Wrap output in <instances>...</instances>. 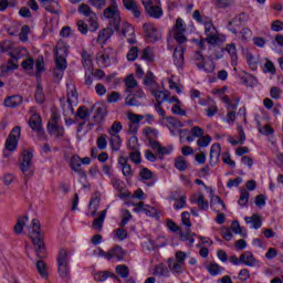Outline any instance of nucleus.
Returning a JSON list of instances; mask_svg holds the SVG:
<instances>
[{
  "instance_id": "54",
  "label": "nucleus",
  "mask_w": 283,
  "mask_h": 283,
  "mask_svg": "<svg viewBox=\"0 0 283 283\" xmlns=\"http://www.w3.org/2000/svg\"><path fill=\"white\" fill-rule=\"evenodd\" d=\"M210 144H211V136L209 135L201 136L197 140L198 147H209Z\"/></svg>"
},
{
  "instance_id": "43",
  "label": "nucleus",
  "mask_w": 283,
  "mask_h": 283,
  "mask_svg": "<svg viewBox=\"0 0 283 283\" xmlns=\"http://www.w3.org/2000/svg\"><path fill=\"white\" fill-rule=\"evenodd\" d=\"M62 109L64 116H74V107L72 106V102L66 99L64 104H62Z\"/></svg>"
},
{
  "instance_id": "50",
  "label": "nucleus",
  "mask_w": 283,
  "mask_h": 283,
  "mask_svg": "<svg viewBox=\"0 0 283 283\" xmlns=\"http://www.w3.org/2000/svg\"><path fill=\"white\" fill-rule=\"evenodd\" d=\"M112 275H114V273L108 272V271L97 272L94 275V280L96 282H105V280H107V277H112Z\"/></svg>"
},
{
  "instance_id": "26",
  "label": "nucleus",
  "mask_w": 283,
  "mask_h": 283,
  "mask_svg": "<svg viewBox=\"0 0 283 283\" xmlns=\"http://www.w3.org/2000/svg\"><path fill=\"white\" fill-rule=\"evenodd\" d=\"M179 238L182 242H188V247H193L196 242V233H191L190 228H187L186 232H180Z\"/></svg>"
},
{
  "instance_id": "6",
  "label": "nucleus",
  "mask_w": 283,
  "mask_h": 283,
  "mask_svg": "<svg viewBox=\"0 0 283 283\" xmlns=\"http://www.w3.org/2000/svg\"><path fill=\"white\" fill-rule=\"evenodd\" d=\"M34 155L32 150H23L22 157L20 159V169L25 178H32L34 176V171L32 170V158Z\"/></svg>"
},
{
  "instance_id": "64",
  "label": "nucleus",
  "mask_w": 283,
  "mask_h": 283,
  "mask_svg": "<svg viewBox=\"0 0 283 283\" xmlns=\"http://www.w3.org/2000/svg\"><path fill=\"white\" fill-rule=\"evenodd\" d=\"M247 59L251 70H258V57L253 56L252 54H249Z\"/></svg>"
},
{
  "instance_id": "44",
  "label": "nucleus",
  "mask_w": 283,
  "mask_h": 283,
  "mask_svg": "<svg viewBox=\"0 0 283 283\" xmlns=\"http://www.w3.org/2000/svg\"><path fill=\"white\" fill-rule=\"evenodd\" d=\"M82 65L86 70H90V67H92V55H90L87 51L82 52Z\"/></svg>"
},
{
  "instance_id": "25",
  "label": "nucleus",
  "mask_w": 283,
  "mask_h": 283,
  "mask_svg": "<svg viewBox=\"0 0 283 283\" xmlns=\"http://www.w3.org/2000/svg\"><path fill=\"white\" fill-rule=\"evenodd\" d=\"M107 217V210H103L98 218H95L93 220V229L97 231V233H101L103 231V224L105 222V218Z\"/></svg>"
},
{
  "instance_id": "57",
  "label": "nucleus",
  "mask_w": 283,
  "mask_h": 283,
  "mask_svg": "<svg viewBox=\"0 0 283 283\" xmlns=\"http://www.w3.org/2000/svg\"><path fill=\"white\" fill-rule=\"evenodd\" d=\"M139 176L143 180H151V178H154V172L149 170V168H143L139 171Z\"/></svg>"
},
{
  "instance_id": "46",
  "label": "nucleus",
  "mask_w": 283,
  "mask_h": 283,
  "mask_svg": "<svg viewBox=\"0 0 283 283\" xmlns=\"http://www.w3.org/2000/svg\"><path fill=\"white\" fill-rule=\"evenodd\" d=\"M36 269L38 272L40 273L41 277H48V264L43 262V260H39L36 262Z\"/></svg>"
},
{
  "instance_id": "49",
  "label": "nucleus",
  "mask_w": 283,
  "mask_h": 283,
  "mask_svg": "<svg viewBox=\"0 0 283 283\" xmlns=\"http://www.w3.org/2000/svg\"><path fill=\"white\" fill-rule=\"evenodd\" d=\"M205 25V34H218V30L216 29V25H213V22L211 20L206 21L203 23Z\"/></svg>"
},
{
  "instance_id": "16",
  "label": "nucleus",
  "mask_w": 283,
  "mask_h": 283,
  "mask_svg": "<svg viewBox=\"0 0 283 283\" xmlns=\"http://www.w3.org/2000/svg\"><path fill=\"white\" fill-rule=\"evenodd\" d=\"M122 34L127 39V42L130 43V45L136 44V30L128 22L122 24Z\"/></svg>"
},
{
  "instance_id": "48",
  "label": "nucleus",
  "mask_w": 283,
  "mask_h": 283,
  "mask_svg": "<svg viewBox=\"0 0 283 283\" xmlns=\"http://www.w3.org/2000/svg\"><path fill=\"white\" fill-rule=\"evenodd\" d=\"M226 52L231 56L232 61H238V49H235V44H227Z\"/></svg>"
},
{
  "instance_id": "42",
  "label": "nucleus",
  "mask_w": 283,
  "mask_h": 283,
  "mask_svg": "<svg viewBox=\"0 0 283 283\" xmlns=\"http://www.w3.org/2000/svg\"><path fill=\"white\" fill-rule=\"evenodd\" d=\"M115 272L117 273V275H119V277L125 279L129 275V268L125 264H120L115 268Z\"/></svg>"
},
{
  "instance_id": "28",
  "label": "nucleus",
  "mask_w": 283,
  "mask_h": 283,
  "mask_svg": "<svg viewBox=\"0 0 283 283\" xmlns=\"http://www.w3.org/2000/svg\"><path fill=\"white\" fill-rule=\"evenodd\" d=\"M23 103V97L20 95H12L4 99L6 107H18V105H21Z\"/></svg>"
},
{
  "instance_id": "45",
  "label": "nucleus",
  "mask_w": 283,
  "mask_h": 283,
  "mask_svg": "<svg viewBox=\"0 0 283 283\" xmlns=\"http://www.w3.org/2000/svg\"><path fill=\"white\" fill-rule=\"evenodd\" d=\"M167 120V127H174L175 129H178L180 127H185V124L182 122L178 120V118L175 117H166Z\"/></svg>"
},
{
  "instance_id": "41",
  "label": "nucleus",
  "mask_w": 283,
  "mask_h": 283,
  "mask_svg": "<svg viewBox=\"0 0 283 283\" xmlns=\"http://www.w3.org/2000/svg\"><path fill=\"white\" fill-rule=\"evenodd\" d=\"M76 118H80V120H87V118H90V109L85 106H80L76 112Z\"/></svg>"
},
{
  "instance_id": "29",
  "label": "nucleus",
  "mask_w": 283,
  "mask_h": 283,
  "mask_svg": "<svg viewBox=\"0 0 283 283\" xmlns=\"http://www.w3.org/2000/svg\"><path fill=\"white\" fill-rule=\"evenodd\" d=\"M145 10L153 19H160L163 17V9L158 6L150 4Z\"/></svg>"
},
{
  "instance_id": "55",
  "label": "nucleus",
  "mask_w": 283,
  "mask_h": 283,
  "mask_svg": "<svg viewBox=\"0 0 283 283\" xmlns=\"http://www.w3.org/2000/svg\"><path fill=\"white\" fill-rule=\"evenodd\" d=\"M175 167L179 171H185L187 169V160L184 157H178L175 161Z\"/></svg>"
},
{
  "instance_id": "33",
  "label": "nucleus",
  "mask_w": 283,
  "mask_h": 283,
  "mask_svg": "<svg viewBox=\"0 0 283 283\" xmlns=\"http://www.w3.org/2000/svg\"><path fill=\"white\" fill-rule=\"evenodd\" d=\"M57 273L62 280H70V264L57 263Z\"/></svg>"
},
{
  "instance_id": "59",
  "label": "nucleus",
  "mask_w": 283,
  "mask_h": 283,
  "mask_svg": "<svg viewBox=\"0 0 283 283\" xmlns=\"http://www.w3.org/2000/svg\"><path fill=\"white\" fill-rule=\"evenodd\" d=\"M142 59L144 61H154V52L151 51V48H146L143 50Z\"/></svg>"
},
{
  "instance_id": "13",
  "label": "nucleus",
  "mask_w": 283,
  "mask_h": 283,
  "mask_svg": "<svg viewBox=\"0 0 283 283\" xmlns=\"http://www.w3.org/2000/svg\"><path fill=\"white\" fill-rule=\"evenodd\" d=\"M70 167L75 174H78L81 178H87V172L82 167L81 157L78 155H74L71 157Z\"/></svg>"
},
{
  "instance_id": "8",
  "label": "nucleus",
  "mask_w": 283,
  "mask_h": 283,
  "mask_svg": "<svg viewBox=\"0 0 283 283\" xmlns=\"http://www.w3.org/2000/svg\"><path fill=\"white\" fill-rule=\"evenodd\" d=\"M30 113L32 116L29 119V126L33 132H36L38 136L45 140V130H43L42 127V120H41V115L34 113V107L30 108Z\"/></svg>"
},
{
  "instance_id": "17",
  "label": "nucleus",
  "mask_w": 283,
  "mask_h": 283,
  "mask_svg": "<svg viewBox=\"0 0 283 283\" xmlns=\"http://www.w3.org/2000/svg\"><path fill=\"white\" fill-rule=\"evenodd\" d=\"M190 202L192 205H198L201 211H207V209H209V201L205 199V195H202V192H199V195H192L190 197Z\"/></svg>"
},
{
  "instance_id": "56",
  "label": "nucleus",
  "mask_w": 283,
  "mask_h": 283,
  "mask_svg": "<svg viewBox=\"0 0 283 283\" xmlns=\"http://www.w3.org/2000/svg\"><path fill=\"white\" fill-rule=\"evenodd\" d=\"M138 52H140L138 46L130 48L127 55H126L127 60L128 61H134L135 59H138Z\"/></svg>"
},
{
  "instance_id": "23",
  "label": "nucleus",
  "mask_w": 283,
  "mask_h": 283,
  "mask_svg": "<svg viewBox=\"0 0 283 283\" xmlns=\"http://www.w3.org/2000/svg\"><path fill=\"white\" fill-rule=\"evenodd\" d=\"M241 264H244L245 266H255L258 260H255V256H253L251 251H245L241 254Z\"/></svg>"
},
{
  "instance_id": "19",
  "label": "nucleus",
  "mask_w": 283,
  "mask_h": 283,
  "mask_svg": "<svg viewBox=\"0 0 283 283\" xmlns=\"http://www.w3.org/2000/svg\"><path fill=\"white\" fill-rule=\"evenodd\" d=\"M9 56L11 57V60H9L7 62L6 66L0 67L2 74H8V72H10V71L19 69V65H17V63H14V62L19 61V57L17 55H14V53H12V52H9Z\"/></svg>"
},
{
  "instance_id": "24",
  "label": "nucleus",
  "mask_w": 283,
  "mask_h": 283,
  "mask_svg": "<svg viewBox=\"0 0 283 283\" xmlns=\"http://www.w3.org/2000/svg\"><path fill=\"white\" fill-rule=\"evenodd\" d=\"M48 132L51 136H56V138L65 136V128L59 124L48 125Z\"/></svg>"
},
{
  "instance_id": "20",
  "label": "nucleus",
  "mask_w": 283,
  "mask_h": 283,
  "mask_svg": "<svg viewBox=\"0 0 283 283\" xmlns=\"http://www.w3.org/2000/svg\"><path fill=\"white\" fill-rule=\"evenodd\" d=\"M172 59L177 67H182V65H185V49L182 46L176 48L172 54Z\"/></svg>"
},
{
  "instance_id": "32",
  "label": "nucleus",
  "mask_w": 283,
  "mask_h": 283,
  "mask_svg": "<svg viewBox=\"0 0 283 283\" xmlns=\"http://www.w3.org/2000/svg\"><path fill=\"white\" fill-rule=\"evenodd\" d=\"M105 108L104 107H97L95 115L93 116L94 123H90L91 127H94V125H98V123H103V119L105 118Z\"/></svg>"
},
{
  "instance_id": "12",
  "label": "nucleus",
  "mask_w": 283,
  "mask_h": 283,
  "mask_svg": "<svg viewBox=\"0 0 283 283\" xmlns=\"http://www.w3.org/2000/svg\"><path fill=\"white\" fill-rule=\"evenodd\" d=\"M144 32H146L147 39H149L150 43H156L163 39L160 31L154 25V23L146 22L144 24Z\"/></svg>"
},
{
  "instance_id": "2",
  "label": "nucleus",
  "mask_w": 283,
  "mask_h": 283,
  "mask_svg": "<svg viewBox=\"0 0 283 283\" xmlns=\"http://www.w3.org/2000/svg\"><path fill=\"white\" fill-rule=\"evenodd\" d=\"M31 224L32 231L29 232L30 240L32 241L36 258L43 259L45 258L46 250L43 232H41V221L33 219Z\"/></svg>"
},
{
  "instance_id": "22",
  "label": "nucleus",
  "mask_w": 283,
  "mask_h": 283,
  "mask_svg": "<svg viewBox=\"0 0 283 283\" xmlns=\"http://www.w3.org/2000/svg\"><path fill=\"white\" fill-rule=\"evenodd\" d=\"M114 32H116L114 30V27L108 25V28L102 29L97 35V43H105V41H108V39L112 38V34H114Z\"/></svg>"
},
{
  "instance_id": "63",
  "label": "nucleus",
  "mask_w": 283,
  "mask_h": 283,
  "mask_svg": "<svg viewBox=\"0 0 283 283\" xmlns=\"http://www.w3.org/2000/svg\"><path fill=\"white\" fill-rule=\"evenodd\" d=\"M129 159L132 160V163H134L135 165H139L140 163V151L138 150H132L129 153Z\"/></svg>"
},
{
  "instance_id": "1",
  "label": "nucleus",
  "mask_w": 283,
  "mask_h": 283,
  "mask_svg": "<svg viewBox=\"0 0 283 283\" xmlns=\"http://www.w3.org/2000/svg\"><path fill=\"white\" fill-rule=\"evenodd\" d=\"M80 14H83L87 19V23L90 28L87 27V23L83 20L77 21V30L81 32V34H87L88 30L90 32H96L98 30V15H96L95 12L92 11V8L90 6L82 3L78 7Z\"/></svg>"
},
{
  "instance_id": "14",
  "label": "nucleus",
  "mask_w": 283,
  "mask_h": 283,
  "mask_svg": "<svg viewBox=\"0 0 283 283\" xmlns=\"http://www.w3.org/2000/svg\"><path fill=\"white\" fill-rule=\"evenodd\" d=\"M123 6L129 12H132V14L135 19H140V17H143V8H140V6H138V2H136L134 0H123Z\"/></svg>"
},
{
  "instance_id": "37",
  "label": "nucleus",
  "mask_w": 283,
  "mask_h": 283,
  "mask_svg": "<svg viewBox=\"0 0 283 283\" xmlns=\"http://www.w3.org/2000/svg\"><path fill=\"white\" fill-rule=\"evenodd\" d=\"M125 105H128L130 107H138L140 106V101H138L134 93H128L125 98Z\"/></svg>"
},
{
  "instance_id": "3",
  "label": "nucleus",
  "mask_w": 283,
  "mask_h": 283,
  "mask_svg": "<svg viewBox=\"0 0 283 283\" xmlns=\"http://www.w3.org/2000/svg\"><path fill=\"white\" fill-rule=\"evenodd\" d=\"M104 17L109 20V28H113L116 32L120 30V10H118L116 0H112L111 6L104 10Z\"/></svg>"
},
{
  "instance_id": "31",
  "label": "nucleus",
  "mask_w": 283,
  "mask_h": 283,
  "mask_svg": "<svg viewBox=\"0 0 283 283\" xmlns=\"http://www.w3.org/2000/svg\"><path fill=\"white\" fill-rule=\"evenodd\" d=\"M126 85V94H133L134 90L138 87V82H136V78H134V75H129L125 80Z\"/></svg>"
},
{
  "instance_id": "39",
  "label": "nucleus",
  "mask_w": 283,
  "mask_h": 283,
  "mask_svg": "<svg viewBox=\"0 0 283 283\" xmlns=\"http://www.w3.org/2000/svg\"><path fill=\"white\" fill-rule=\"evenodd\" d=\"M233 233L241 235V238H247V230L240 226V222L233 221L231 224Z\"/></svg>"
},
{
  "instance_id": "61",
  "label": "nucleus",
  "mask_w": 283,
  "mask_h": 283,
  "mask_svg": "<svg viewBox=\"0 0 283 283\" xmlns=\"http://www.w3.org/2000/svg\"><path fill=\"white\" fill-rule=\"evenodd\" d=\"M96 144L99 149H107V135L99 136Z\"/></svg>"
},
{
  "instance_id": "47",
  "label": "nucleus",
  "mask_w": 283,
  "mask_h": 283,
  "mask_svg": "<svg viewBox=\"0 0 283 283\" xmlns=\"http://www.w3.org/2000/svg\"><path fill=\"white\" fill-rule=\"evenodd\" d=\"M207 271L210 275H220V273H222V268H220L218 263H210L207 266Z\"/></svg>"
},
{
  "instance_id": "7",
  "label": "nucleus",
  "mask_w": 283,
  "mask_h": 283,
  "mask_svg": "<svg viewBox=\"0 0 283 283\" xmlns=\"http://www.w3.org/2000/svg\"><path fill=\"white\" fill-rule=\"evenodd\" d=\"M55 56V69L57 70H67V46L63 43L59 42L56 48L54 49Z\"/></svg>"
},
{
  "instance_id": "40",
  "label": "nucleus",
  "mask_w": 283,
  "mask_h": 283,
  "mask_svg": "<svg viewBox=\"0 0 283 283\" xmlns=\"http://www.w3.org/2000/svg\"><path fill=\"white\" fill-rule=\"evenodd\" d=\"M35 101L36 103H44L45 101V93H43V86L41 83H38L36 88H35Z\"/></svg>"
},
{
  "instance_id": "30",
  "label": "nucleus",
  "mask_w": 283,
  "mask_h": 283,
  "mask_svg": "<svg viewBox=\"0 0 283 283\" xmlns=\"http://www.w3.org/2000/svg\"><path fill=\"white\" fill-rule=\"evenodd\" d=\"M190 134H192V136H187L186 140H188V143H193V140H196V138H200V137L205 136V129H202L199 126H195L191 128Z\"/></svg>"
},
{
  "instance_id": "51",
  "label": "nucleus",
  "mask_w": 283,
  "mask_h": 283,
  "mask_svg": "<svg viewBox=\"0 0 283 283\" xmlns=\"http://www.w3.org/2000/svg\"><path fill=\"white\" fill-rule=\"evenodd\" d=\"M249 197L250 193L248 192L247 189H241V195L239 198V205L240 207H247L248 202H249Z\"/></svg>"
},
{
  "instance_id": "18",
  "label": "nucleus",
  "mask_w": 283,
  "mask_h": 283,
  "mask_svg": "<svg viewBox=\"0 0 283 283\" xmlns=\"http://www.w3.org/2000/svg\"><path fill=\"white\" fill-rule=\"evenodd\" d=\"M222 151V147L220 144H213L210 148V166L216 167L218 161L220 160V154Z\"/></svg>"
},
{
  "instance_id": "4",
  "label": "nucleus",
  "mask_w": 283,
  "mask_h": 283,
  "mask_svg": "<svg viewBox=\"0 0 283 283\" xmlns=\"http://www.w3.org/2000/svg\"><path fill=\"white\" fill-rule=\"evenodd\" d=\"M120 132H123V124L120 122H114L108 129L109 143L113 151H119L123 147V139L120 138Z\"/></svg>"
},
{
  "instance_id": "5",
  "label": "nucleus",
  "mask_w": 283,
  "mask_h": 283,
  "mask_svg": "<svg viewBox=\"0 0 283 283\" xmlns=\"http://www.w3.org/2000/svg\"><path fill=\"white\" fill-rule=\"evenodd\" d=\"M94 255H102V258H105L109 262H120L122 260H125V250L115 245L108 252H105L103 249H97L94 251Z\"/></svg>"
},
{
  "instance_id": "15",
  "label": "nucleus",
  "mask_w": 283,
  "mask_h": 283,
  "mask_svg": "<svg viewBox=\"0 0 283 283\" xmlns=\"http://www.w3.org/2000/svg\"><path fill=\"white\" fill-rule=\"evenodd\" d=\"M148 143L151 149L156 151L159 160H163L165 156L171 154V149L160 146V143L158 140L148 138Z\"/></svg>"
},
{
  "instance_id": "58",
  "label": "nucleus",
  "mask_w": 283,
  "mask_h": 283,
  "mask_svg": "<svg viewBox=\"0 0 283 283\" xmlns=\"http://www.w3.org/2000/svg\"><path fill=\"white\" fill-rule=\"evenodd\" d=\"M220 235L223 238V240H227V242H231V240H233V233L229 228L221 229Z\"/></svg>"
},
{
  "instance_id": "10",
  "label": "nucleus",
  "mask_w": 283,
  "mask_h": 283,
  "mask_svg": "<svg viewBox=\"0 0 283 283\" xmlns=\"http://www.w3.org/2000/svg\"><path fill=\"white\" fill-rule=\"evenodd\" d=\"M192 59H193L197 67L199 70H205V72H207V74H211V72H213V70H216V65L213 64V62L205 63V55H202V52H200V51L195 52Z\"/></svg>"
},
{
  "instance_id": "53",
  "label": "nucleus",
  "mask_w": 283,
  "mask_h": 283,
  "mask_svg": "<svg viewBox=\"0 0 283 283\" xmlns=\"http://www.w3.org/2000/svg\"><path fill=\"white\" fill-rule=\"evenodd\" d=\"M111 185H113L114 189H116V191L123 192V189H125V184L123 182V180L118 179V178H112L111 179Z\"/></svg>"
},
{
  "instance_id": "52",
  "label": "nucleus",
  "mask_w": 283,
  "mask_h": 283,
  "mask_svg": "<svg viewBox=\"0 0 283 283\" xmlns=\"http://www.w3.org/2000/svg\"><path fill=\"white\" fill-rule=\"evenodd\" d=\"M23 227H25V220L20 217L13 228L14 233L17 235L23 233Z\"/></svg>"
},
{
  "instance_id": "34",
  "label": "nucleus",
  "mask_w": 283,
  "mask_h": 283,
  "mask_svg": "<svg viewBox=\"0 0 283 283\" xmlns=\"http://www.w3.org/2000/svg\"><path fill=\"white\" fill-rule=\"evenodd\" d=\"M57 264H70V252L62 248L57 254Z\"/></svg>"
},
{
  "instance_id": "35",
  "label": "nucleus",
  "mask_w": 283,
  "mask_h": 283,
  "mask_svg": "<svg viewBox=\"0 0 283 283\" xmlns=\"http://www.w3.org/2000/svg\"><path fill=\"white\" fill-rule=\"evenodd\" d=\"M245 222L252 224V229H260L262 227V220L259 214H253L252 217H245Z\"/></svg>"
},
{
  "instance_id": "38",
  "label": "nucleus",
  "mask_w": 283,
  "mask_h": 283,
  "mask_svg": "<svg viewBox=\"0 0 283 283\" xmlns=\"http://www.w3.org/2000/svg\"><path fill=\"white\" fill-rule=\"evenodd\" d=\"M154 275H157L159 277H169V269H167L163 264L156 265Z\"/></svg>"
},
{
  "instance_id": "9",
  "label": "nucleus",
  "mask_w": 283,
  "mask_h": 283,
  "mask_svg": "<svg viewBox=\"0 0 283 283\" xmlns=\"http://www.w3.org/2000/svg\"><path fill=\"white\" fill-rule=\"evenodd\" d=\"M19 138H21V128L15 126L6 140V149H8V151H14L19 146Z\"/></svg>"
},
{
  "instance_id": "62",
  "label": "nucleus",
  "mask_w": 283,
  "mask_h": 283,
  "mask_svg": "<svg viewBox=\"0 0 283 283\" xmlns=\"http://www.w3.org/2000/svg\"><path fill=\"white\" fill-rule=\"evenodd\" d=\"M29 34H30V27L23 25L20 32V41H23V43H25L28 41Z\"/></svg>"
},
{
  "instance_id": "27",
  "label": "nucleus",
  "mask_w": 283,
  "mask_h": 283,
  "mask_svg": "<svg viewBox=\"0 0 283 283\" xmlns=\"http://www.w3.org/2000/svg\"><path fill=\"white\" fill-rule=\"evenodd\" d=\"M153 96H155L157 103L156 105H163L165 101H168L169 96V91H158V90H153L151 91Z\"/></svg>"
},
{
  "instance_id": "21",
  "label": "nucleus",
  "mask_w": 283,
  "mask_h": 283,
  "mask_svg": "<svg viewBox=\"0 0 283 283\" xmlns=\"http://www.w3.org/2000/svg\"><path fill=\"white\" fill-rule=\"evenodd\" d=\"M210 207L213 209V211H226L227 205H224V201L219 196H212L210 199Z\"/></svg>"
},
{
  "instance_id": "11",
  "label": "nucleus",
  "mask_w": 283,
  "mask_h": 283,
  "mask_svg": "<svg viewBox=\"0 0 283 283\" xmlns=\"http://www.w3.org/2000/svg\"><path fill=\"white\" fill-rule=\"evenodd\" d=\"M185 22L182 19H177L174 28H172V36L177 43H187V36L185 35Z\"/></svg>"
},
{
  "instance_id": "36",
  "label": "nucleus",
  "mask_w": 283,
  "mask_h": 283,
  "mask_svg": "<svg viewBox=\"0 0 283 283\" xmlns=\"http://www.w3.org/2000/svg\"><path fill=\"white\" fill-rule=\"evenodd\" d=\"M184 263H178L177 261L169 260L168 266L172 273H177V275H180L184 273L185 268H182Z\"/></svg>"
},
{
  "instance_id": "60",
  "label": "nucleus",
  "mask_w": 283,
  "mask_h": 283,
  "mask_svg": "<svg viewBox=\"0 0 283 283\" xmlns=\"http://www.w3.org/2000/svg\"><path fill=\"white\" fill-rule=\"evenodd\" d=\"M175 209H185L187 207V196H181L179 199L175 201Z\"/></svg>"
}]
</instances>
